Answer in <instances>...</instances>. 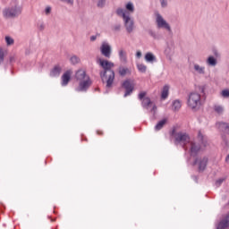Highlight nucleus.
<instances>
[{"mask_svg": "<svg viewBox=\"0 0 229 229\" xmlns=\"http://www.w3.org/2000/svg\"><path fill=\"white\" fill-rule=\"evenodd\" d=\"M98 64L103 69L99 72L102 83H106V89H112L114 87V81L115 80V72L112 68L115 64L113 62L101 58L98 60Z\"/></svg>", "mask_w": 229, "mask_h": 229, "instance_id": "1", "label": "nucleus"}, {"mask_svg": "<svg viewBox=\"0 0 229 229\" xmlns=\"http://www.w3.org/2000/svg\"><path fill=\"white\" fill-rule=\"evenodd\" d=\"M116 13L123 17L127 33H132L135 28V21L130 17V14H126V11L123 8L116 9Z\"/></svg>", "mask_w": 229, "mask_h": 229, "instance_id": "2", "label": "nucleus"}, {"mask_svg": "<svg viewBox=\"0 0 229 229\" xmlns=\"http://www.w3.org/2000/svg\"><path fill=\"white\" fill-rule=\"evenodd\" d=\"M170 136L174 137L175 144L186 146L188 142H191V136H189L187 132H176V127H173L172 131H170Z\"/></svg>", "mask_w": 229, "mask_h": 229, "instance_id": "3", "label": "nucleus"}, {"mask_svg": "<svg viewBox=\"0 0 229 229\" xmlns=\"http://www.w3.org/2000/svg\"><path fill=\"white\" fill-rule=\"evenodd\" d=\"M187 105L191 110L196 112L199 108V105H201V95L197 92H192L189 95Z\"/></svg>", "mask_w": 229, "mask_h": 229, "instance_id": "4", "label": "nucleus"}, {"mask_svg": "<svg viewBox=\"0 0 229 229\" xmlns=\"http://www.w3.org/2000/svg\"><path fill=\"white\" fill-rule=\"evenodd\" d=\"M21 13H22V7L17 4L13 7L5 8L3 12L4 17H6L7 19L19 17Z\"/></svg>", "mask_w": 229, "mask_h": 229, "instance_id": "5", "label": "nucleus"}, {"mask_svg": "<svg viewBox=\"0 0 229 229\" xmlns=\"http://www.w3.org/2000/svg\"><path fill=\"white\" fill-rule=\"evenodd\" d=\"M201 151V144H198L194 141L191 143V148H190V155L192 157L194 161L192 162L191 165H198V153Z\"/></svg>", "mask_w": 229, "mask_h": 229, "instance_id": "6", "label": "nucleus"}, {"mask_svg": "<svg viewBox=\"0 0 229 229\" xmlns=\"http://www.w3.org/2000/svg\"><path fill=\"white\" fill-rule=\"evenodd\" d=\"M92 87V80L87 77L84 81H79L78 87L75 89L76 92H87Z\"/></svg>", "mask_w": 229, "mask_h": 229, "instance_id": "7", "label": "nucleus"}, {"mask_svg": "<svg viewBox=\"0 0 229 229\" xmlns=\"http://www.w3.org/2000/svg\"><path fill=\"white\" fill-rule=\"evenodd\" d=\"M122 88L125 89L123 98H128V96H131V94H133V90H135V84H133L131 80L127 79L122 84Z\"/></svg>", "mask_w": 229, "mask_h": 229, "instance_id": "8", "label": "nucleus"}, {"mask_svg": "<svg viewBox=\"0 0 229 229\" xmlns=\"http://www.w3.org/2000/svg\"><path fill=\"white\" fill-rule=\"evenodd\" d=\"M148 92L142 91L140 94H138V99L141 101V106L142 108H149L150 105H153V101H151V98L149 97H146Z\"/></svg>", "mask_w": 229, "mask_h": 229, "instance_id": "9", "label": "nucleus"}, {"mask_svg": "<svg viewBox=\"0 0 229 229\" xmlns=\"http://www.w3.org/2000/svg\"><path fill=\"white\" fill-rule=\"evenodd\" d=\"M157 24L158 29L163 28L164 30H167V31H171V25H169L160 14H157Z\"/></svg>", "mask_w": 229, "mask_h": 229, "instance_id": "10", "label": "nucleus"}, {"mask_svg": "<svg viewBox=\"0 0 229 229\" xmlns=\"http://www.w3.org/2000/svg\"><path fill=\"white\" fill-rule=\"evenodd\" d=\"M100 53L106 58H110L112 56V47L107 43H103L100 47Z\"/></svg>", "mask_w": 229, "mask_h": 229, "instance_id": "11", "label": "nucleus"}, {"mask_svg": "<svg viewBox=\"0 0 229 229\" xmlns=\"http://www.w3.org/2000/svg\"><path fill=\"white\" fill-rule=\"evenodd\" d=\"M199 166H198V172L203 173L205 169H207V165H208V157H203L200 159H198Z\"/></svg>", "mask_w": 229, "mask_h": 229, "instance_id": "12", "label": "nucleus"}, {"mask_svg": "<svg viewBox=\"0 0 229 229\" xmlns=\"http://www.w3.org/2000/svg\"><path fill=\"white\" fill-rule=\"evenodd\" d=\"M87 78H90V76L87 74L85 70L80 69L75 72V79L78 82L87 80Z\"/></svg>", "mask_w": 229, "mask_h": 229, "instance_id": "13", "label": "nucleus"}, {"mask_svg": "<svg viewBox=\"0 0 229 229\" xmlns=\"http://www.w3.org/2000/svg\"><path fill=\"white\" fill-rule=\"evenodd\" d=\"M197 139L199 140V142H200V146H202V148L208 147V139L201 133V131H198Z\"/></svg>", "mask_w": 229, "mask_h": 229, "instance_id": "14", "label": "nucleus"}, {"mask_svg": "<svg viewBox=\"0 0 229 229\" xmlns=\"http://www.w3.org/2000/svg\"><path fill=\"white\" fill-rule=\"evenodd\" d=\"M62 74V66L60 64H55L50 71L49 76L51 78H58Z\"/></svg>", "mask_w": 229, "mask_h": 229, "instance_id": "15", "label": "nucleus"}, {"mask_svg": "<svg viewBox=\"0 0 229 229\" xmlns=\"http://www.w3.org/2000/svg\"><path fill=\"white\" fill-rule=\"evenodd\" d=\"M62 82L61 85L62 87H67L69 85V81H71V71L67 70L61 77Z\"/></svg>", "mask_w": 229, "mask_h": 229, "instance_id": "16", "label": "nucleus"}, {"mask_svg": "<svg viewBox=\"0 0 229 229\" xmlns=\"http://www.w3.org/2000/svg\"><path fill=\"white\" fill-rule=\"evenodd\" d=\"M216 126L218 130H220L223 133L229 135V123L226 122H218L216 123Z\"/></svg>", "mask_w": 229, "mask_h": 229, "instance_id": "17", "label": "nucleus"}, {"mask_svg": "<svg viewBox=\"0 0 229 229\" xmlns=\"http://www.w3.org/2000/svg\"><path fill=\"white\" fill-rule=\"evenodd\" d=\"M229 227V214L225 216L217 225L216 229H225Z\"/></svg>", "mask_w": 229, "mask_h": 229, "instance_id": "18", "label": "nucleus"}, {"mask_svg": "<svg viewBox=\"0 0 229 229\" xmlns=\"http://www.w3.org/2000/svg\"><path fill=\"white\" fill-rule=\"evenodd\" d=\"M118 56L122 64H128V55H126V51L120 49L118 52Z\"/></svg>", "mask_w": 229, "mask_h": 229, "instance_id": "19", "label": "nucleus"}, {"mask_svg": "<svg viewBox=\"0 0 229 229\" xmlns=\"http://www.w3.org/2000/svg\"><path fill=\"white\" fill-rule=\"evenodd\" d=\"M182 108V101L180 99H175L172 102V110L173 112H179Z\"/></svg>", "mask_w": 229, "mask_h": 229, "instance_id": "20", "label": "nucleus"}, {"mask_svg": "<svg viewBox=\"0 0 229 229\" xmlns=\"http://www.w3.org/2000/svg\"><path fill=\"white\" fill-rule=\"evenodd\" d=\"M165 124H167V118H164L162 120H160L156 126L154 127V130L156 131H160V130H162V128H164V126H165Z\"/></svg>", "mask_w": 229, "mask_h": 229, "instance_id": "21", "label": "nucleus"}, {"mask_svg": "<svg viewBox=\"0 0 229 229\" xmlns=\"http://www.w3.org/2000/svg\"><path fill=\"white\" fill-rule=\"evenodd\" d=\"M119 74L122 77L126 76V74H131V70L129 69L128 67H124V66H119V71H118Z\"/></svg>", "mask_w": 229, "mask_h": 229, "instance_id": "22", "label": "nucleus"}, {"mask_svg": "<svg viewBox=\"0 0 229 229\" xmlns=\"http://www.w3.org/2000/svg\"><path fill=\"white\" fill-rule=\"evenodd\" d=\"M145 60H146V62L153 64V62H157V56H155V55H153V53L148 52L145 55Z\"/></svg>", "mask_w": 229, "mask_h": 229, "instance_id": "23", "label": "nucleus"}, {"mask_svg": "<svg viewBox=\"0 0 229 229\" xmlns=\"http://www.w3.org/2000/svg\"><path fill=\"white\" fill-rule=\"evenodd\" d=\"M169 98V85H165L161 92V99H167Z\"/></svg>", "mask_w": 229, "mask_h": 229, "instance_id": "24", "label": "nucleus"}, {"mask_svg": "<svg viewBox=\"0 0 229 229\" xmlns=\"http://www.w3.org/2000/svg\"><path fill=\"white\" fill-rule=\"evenodd\" d=\"M207 64L211 65V67H216V65H217V59L210 55L207 60Z\"/></svg>", "mask_w": 229, "mask_h": 229, "instance_id": "25", "label": "nucleus"}, {"mask_svg": "<svg viewBox=\"0 0 229 229\" xmlns=\"http://www.w3.org/2000/svg\"><path fill=\"white\" fill-rule=\"evenodd\" d=\"M194 70L199 74H205V66H199V64H194Z\"/></svg>", "mask_w": 229, "mask_h": 229, "instance_id": "26", "label": "nucleus"}, {"mask_svg": "<svg viewBox=\"0 0 229 229\" xmlns=\"http://www.w3.org/2000/svg\"><path fill=\"white\" fill-rule=\"evenodd\" d=\"M125 8L127 12H130L131 13H133L135 12V6L133 5V3L129 2L126 4Z\"/></svg>", "mask_w": 229, "mask_h": 229, "instance_id": "27", "label": "nucleus"}, {"mask_svg": "<svg viewBox=\"0 0 229 229\" xmlns=\"http://www.w3.org/2000/svg\"><path fill=\"white\" fill-rule=\"evenodd\" d=\"M70 62H71L72 65H77V64H80L81 59H80V57H78V55H72L70 58Z\"/></svg>", "mask_w": 229, "mask_h": 229, "instance_id": "28", "label": "nucleus"}, {"mask_svg": "<svg viewBox=\"0 0 229 229\" xmlns=\"http://www.w3.org/2000/svg\"><path fill=\"white\" fill-rule=\"evenodd\" d=\"M137 69L139 71V72H146V71H148V66H146L144 64H137Z\"/></svg>", "mask_w": 229, "mask_h": 229, "instance_id": "29", "label": "nucleus"}, {"mask_svg": "<svg viewBox=\"0 0 229 229\" xmlns=\"http://www.w3.org/2000/svg\"><path fill=\"white\" fill-rule=\"evenodd\" d=\"M5 43L6 46H13V44H15V40L10 37V36H5Z\"/></svg>", "mask_w": 229, "mask_h": 229, "instance_id": "30", "label": "nucleus"}, {"mask_svg": "<svg viewBox=\"0 0 229 229\" xmlns=\"http://www.w3.org/2000/svg\"><path fill=\"white\" fill-rule=\"evenodd\" d=\"M15 62H17V55H15V54H12L9 55V61L8 64L10 65H13V64H15Z\"/></svg>", "mask_w": 229, "mask_h": 229, "instance_id": "31", "label": "nucleus"}, {"mask_svg": "<svg viewBox=\"0 0 229 229\" xmlns=\"http://www.w3.org/2000/svg\"><path fill=\"white\" fill-rule=\"evenodd\" d=\"M214 111L216 114H218L219 115H221V114H223V112H225V108L223 107V106H215Z\"/></svg>", "mask_w": 229, "mask_h": 229, "instance_id": "32", "label": "nucleus"}, {"mask_svg": "<svg viewBox=\"0 0 229 229\" xmlns=\"http://www.w3.org/2000/svg\"><path fill=\"white\" fill-rule=\"evenodd\" d=\"M105 4H106V0H98L97 6L98 8H105Z\"/></svg>", "mask_w": 229, "mask_h": 229, "instance_id": "33", "label": "nucleus"}, {"mask_svg": "<svg viewBox=\"0 0 229 229\" xmlns=\"http://www.w3.org/2000/svg\"><path fill=\"white\" fill-rule=\"evenodd\" d=\"M226 178H219L215 182L216 187H219L220 185H223V182H225Z\"/></svg>", "mask_w": 229, "mask_h": 229, "instance_id": "34", "label": "nucleus"}, {"mask_svg": "<svg viewBox=\"0 0 229 229\" xmlns=\"http://www.w3.org/2000/svg\"><path fill=\"white\" fill-rule=\"evenodd\" d=\"M4 62V50L0 48V65Z\"/></svg>", "mask_w": 229, "mask_h": 229, "instance_id": "35", "label": "nucleus"}, {"mask_svg": "<svg viewBox=\"0 0 229 229\" xmlns=\"http://www.w3.org/2000/svg\"><path fill=\"white\" fill-rule=\"evenodd\" d=\"M222 98H229V89H224L221 92Z\"/></svg>", "mask_w": 229, "mask_h": 229, "instance_id": "36", "label": "nucleus"}, {"mask_svg": "<svg viewBox=\"0 0 229 229\" xmlns=\"http://www.w3.org/2000/svg\"><path fill=\"white\" fill-rule=\"evenodd\" d=\"M113 31H121V24H115L114 26H113L112 28Z\"/></svg>", "mask_w": 229, "mask_h": 229, "instance_id": "37", "label": "nucleus"}, {"mask_svg": "<svg viewBox=\"0 0 229 229\" xmlns=\"http://www.w3.org/2000/svg\"><path fill=\"white\" fill-rule=\"evenodd\" d=\"M165 55L166 56H169L171 55V47H166L165 49Z\"/></svg>", "mask_w": 229, "mask_h": 229, "instance_id": "38", "label": "nucleus"}, {"mask_svg": "<svg viewBox=\"0 0 229 229\" xmlns=\"http://www.w3.org/2000/svg\"><path fill=\"white\" fill-rule=\"evenodd\" d=\"M161 7L167 8V0H161Z\"/></svg>", "mask_w": 229, "mask_h": 229, "instance_id": "39", "label": "nucleus"}, {"mask_svg": "<svg viewBox=\"0 0 229 229\" xmlns=\"http://www.w3.org/2000/svg\"><path fill=\"white\" fill-rule=\"evenodd\" d=\"M45 13L46 15H49V13H51V6L46 7Z\"/></svg>", "mask_w": 229, "mask_h": 229, "instance_id": "40", "label": "nucleus"}, {"mask_svg": "<svg viewBox=\"0 0 229 229\" xmlns=\"http://www.w3.org/2000/svg\"><path fill=\"white\" fill-rule=\"evenodd\" d=\"M148 34L150 35V37H152L153 38H157V33H155V31L153 30H149Z\"/></svg>", "mask_w": 229, "mask_h": 229, "instance_id": "41", "label": "nucleus"}, {"mask_svg": "<svg viewBox=\"0 0 229 229\" xmlns=\"http://www.w3.org/2000/svg\"><path fill=\"white\" fill-rule=\"evenodd\" d=\"M63 3H67L68 4H74V0H60Z\"/></svg>", "mask_w": 229, "mask_h": 229, "instance_id": "42", "label": "nucleus"}, {"mask_svg": "<svg viewBox=\"0 0 229 229\" xmlns=\"http://www.w3.org/2000/svg\"><path fill=\"white\" fill-rule=\"evenodd\" d=\"M150 112H153L154 113V115L155 114H157V105H153L152 108L150 109Z\"/></svg>", "mask_w": 229, "mask_h": 229, "instance_id": "43", "label": "nucleus"}, {"mask_svg": "<svg viewBox=\"0 0 229 229\" xmlns=\"http://www.w3.org/2000/svg\"><path fill=\"white\" fill-rule=\"evenodd\" d=\"M222 140H224V142L228 145V139H226V135L223 134L222 135Z\"/></svg>", "mask_w": 229, "mask_h": 229, "instance_id": "44", "label": "nucleus"}, {"mask_svg": "<svg viewBox=\"0 0 229 229\" xmlns=\"http://www.w3.org/2000/svg\"><path fill=\"white\" fill-rule=\"evenodd\" d=\"M199 90L201 92V94H205V86H199Z\"/></svg>", "mask_w": 229, "mask_h": 229, "instance_id": "45", "label": "nucleus"}, {"mask_svg": "<svg viewBox=\"0 0 229 229\" xmlns=\"http://www.w3.org/2000/svg\"><path fill=\"white\" fill-rule=\"evenodd\" d=\"M140 56H142V52H141V51H138V52L136 53V57H137V58H140Z\"/></svg>", "mask_w": 229, "mask_h": 229, "instance_id": "46", "label": "nucleus"}, {"mask_svg": "<svg viewBox=\"0 0 229 229\" xmlns=\"http://www.w3.org/2000/svg\"><path fill=\"white\" fill-rule=\"evenodd\" d=\"M96 38H98V36H91L90 37V41L94 42L96 40Z\"/></svg>", "mask_w": 229, "mask_h": 229, "instance_id": "47", "label": "nucleus"}, {"mask_svg": "<svg viewBox=\"0 0 229 229\" xmlns=\"http://www.w3.org/2000/svg\"><path fill=\"white\" fill-rule=\"evenodd\" d=\"M225 162L229 164V154L225 157Z\"/></svg>", "mask_w": 229, "mask_h": 229, "instance_id": "48", "label": "nucleus"}, {"mask_svg": "<svg viewBox=\"0 0 229 229\" xmlns=\"http://www.w3.org/2000/svg\"><path fill=\"white\" fill-rule=\"evenodd\" d=\"M44 24H41L40 26H39V30H40V31H43V30H44Z\"/></svg>", "mask_w": 229, "mask_h": 229, "instance_id": "49", "label": "nucleus"}, {"mask_svg": "<svg viewBox=\"0 0 229 229\" xmlns=\"http://www.w3.org/2000/svg\"><path fill=\"white\" fill-rule=\"evenodd\" d=\"M98 135H103V131H97Z\"/></svg>", "mask_w": 229, "mask_h": 229, "instance_id": "50", "label": "nucleus"}, {"mask_svg": "<svg viewBox=\"0 0 229 229\" xmlns=\"http://www.w3.org/2000/svg\"><path fill=\"white\" fill-rule=\"evenodd\" d=\"M214 55H215V56H219V54L217 53V50H215Z\"/></svg>", "mask_w": 229, "mask_h": 229, "instance_id": "51", "label": "nucleus"}, {"mask_svg": "<svg viewBox=\"0 0 229 229\" xmlns=\"http://www.w3.org/2000/svg\"><path fill=\"white\" fill-rule=\"evenodd\" d=\"M194 180L198 182V176H193Z\"/></svg>", "mask_w": 229, "mask_h": 229, "instance_id": "52", "label": "nucleus"}, {"mask_svg": "<svg viewBox=\"0 0 229 229\" xmlns=\"http://www.w3.org/2000/svg\"><path fill=\"white\" fill-rule=\"evenodd\" d=\"M96 90H99V89H96Z\"/></svg>", "mask_w": 229, "mask_h": 229, "instance_id": "53", "label": "nucleus"}]
</instances>
